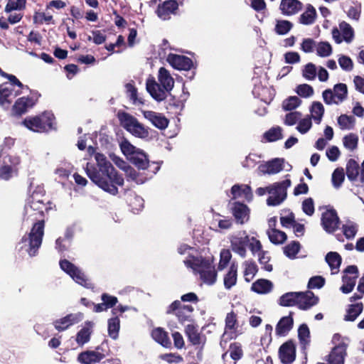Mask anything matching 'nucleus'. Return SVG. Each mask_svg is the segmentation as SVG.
<instances>
[{
    "label": "nucleus",
    "instance_id": "f257e3e1",
    "mask_svg": "<svg viewBox=\"0 0 364 364\" xmlns=\"http://www.w3.org/2000/svg\"><path fill=\"white\" fill-rule=\"evenodd\" d=\"M41 198H38L35 192L32 194L30 208L33 210L37 211L41 219L33 225L30 232L27 235H25L18 243L20 246L18 251L24 250L31 257L38 255V250L42 245L45 228L44 213L50 209L48 206V201L46 202V198H43V196Z\"/></svg>",
    "mask_w": 364,
    "mask_h": 364
},
{
    "label": "nucleus",
    "instance_id": "f03ea898",
    "mask_svg": "<svg viewBox=\"0 0 364 364\" xmlns=\"http://www.w3.org/2000/svg\"><path fill=\"white\" fill-rule=\"evenodd\" d=\"M96 160L99 169L87 163L85 168L87 176L103 191L116 196L118 193L117 185L123 186L124 178L103 154H97Z\"/></svg>",
    "mask_w": 364,
    "mask_h": 364
},
{
    "label": "nucleus",
    "instance_id": "7ed1b4c3",
    "mask_svg": "<svg viewBox=\"0 0 364 364\" xmlns=\"http://www.w3.org/2000/svg\"><path fill=\"white\" fill-rule=\"evenodd\" d=\"M158 79L160 84L153 77L148 78L146 88L155 100L161 102L166 98V92H169L173 87L174 80L168 70L164 67L159 68Z\"/></svg>",
    "mask_w": 364,
    "mask_h": 364
},
{
    "label": "nucleus",
    "instance_id": "20e7f679",
    "mask_svg": "<svg viewBox=\"0 0 364 364\" xmlns=\"http://www.w3.org/2000/svg\"><path fill=\"white\" fill-rule=\"evenodd\" d=\"M291 186V180L286 179L281 182L274 183L272 185L256 189V194L259 196H264L267 192L272 196L267 199L268 205L276 206L282 203L287 198V190Z\"/></svg>",
    "mask_w": 364,
    "mask_h": 364
},
{
    "label": "nucleus",
    "instance_id": "39448f33",
    "mask_svg": "<svg viewBox=\"0 0 364 364\" xmlns=\"http://www.w3.org/2000/svg\"><path fill=\"white\" fill-rule=\"evenodd\" d=\"M193 310L191 305H185L181 301L176 300L168 306L166 314L175 315L178 321L183 323L192 320Z\"/></svg>",
    "mask_w": 364,
    "mask_h": 364
},
{
    "label": "nucleus",
    "instance_id": "423d86ee",
    "mask_svg": "<svg viewBox=\"0 0 364 364\" xmlns=\"http://www.w3.org/2000/svg\"><path fill=\"white\" fill-rule=\"evenodd\" d=\"M196 266L200 267L196 272L200 274V279L204 283L213 285L216 282L218 274L211 260L206 258L202 259L200 264Z\"/></svg>",
    "mask_w": 364,
    "mask_h": 364
},
{
    "label": "nucleus",
    "instance_id": "0eeeda50",
    "mask_svg": "<svg viewBox=\"0 0 364 364\" xmlns=\"http://www.w3.org/2000/svg\"><path fill=\"white\" fill-rule=\"evenodd\" d=\"M359 276V272L356 265H349L343 272L342 282L343 284L341 287L340 290L343 294L350 293L356 283V280Z\"/></svg>",
    "mask_w": 364,
    "mask_h": 364
},
{
    "label": "nucleus",
    "instance_id": "6e6552de",
    "mask_svg": "<svg viewBox=\"0 0 364 364\" xmlns=\"http://www.w3.org/2000/svg\"><path fill=\"white\" fill-rule=\"evenodd\" d=\"M41 95L36 93L35 96L21 97L16 100L12 107V113L14 116L20 117L33 108L36 104Z\"/></svg>",
    "mask_w": 364,
    "mask_h": 364
},
{
    "label": "nucleus",
    "instance_id": "1a4fd4ad",
    "mask_svg": "<svg viewBox=\"0 0 364 364\" xmlns=\"http://www.w3.org/2000/svg\"><path fill=\"white\" fill-rule=\"evenodd\" d=\"M340 223V218L334 208L328 209L321 214V223L328 233H333L338 230Z\"/></svg>",
    "mask_w": 364,
    "mask_h": 364
},
{
    "label": "nucleus",
    "instance_id": "9d476101",
    "mask_svg": "<svg viewBox=\"0 0 364 364\" xmlns=\"http://www.w3.org/2000/svg\"><path fill=\"white\" fill-rule=\"evenodd\" d=\"M279 358L284 364H291L296 359V345L292 339L284 342L279 348Z\"/></svg>",
    "mask_w": 364,
    "mask_h": 364
},
{
    "label": "nucleus",
    "instance_id": "9b49d317",
    "mask_svg": "<svg viewBox=\"0 0 364 364\" xmlns=\"http://www.w3.org/2000/svg\"><path fill=\"white\" fill-rule=\"evenodd\" d=\"M166 60L174 69L178 70H190L193 67V60L185 55L170 53Z\"/></svg>",
    "mask_w": 364,
    "mask_h": 364
},
{
    "label": "nucleus",
    "instance_id": "f8f14e48",
    "mask_svg": "<svg viewBox=\"0 0 364 364\" xmlns=\"http://www.w3.org/2000/svg\"><path fill=\"white\" fill-rule=\"evenodd\" d=\"M244 236L239 237L237 235L230 237V247L231 250L236 254L239 255L241 257L245 258L247 255L246 247H247L250 239L246 232H243Z\"/></svg>",
    "mask_w": 364,
    "mask_h": 364
},
{
    "label": "nucleus",
    "instance_id": "ddd939ff",
    "mask_svg": "<svg viewBox=\"0 0 364 364\" xmlns=\"http://www.w3.org/2000/svg\"><path fill=\"white\" fill-rule=\"evenodd\" d=\"M225 332L222 336L224 341L232 339L236 336L235 331L238 327V321L237 314L235 311H231L228 313L225 319Z\"/></svg>",
    "mask_w": 364,
    "mask_h": 364
},
{
    "label": "nucleus",
    "instance_id": "4468645a",
    "mask_svg": "<svg viewBox=\"0 0 364 364\" xmlns=\"http://www.w3.org/2000/svg\"><path fill=\"white\" fill-rule=\"evenodd\" d=\"M346 176L349 181H355L360 176V181L364 183V161L360 167L358 163L353 159L348 161L346 164Z\"/></svg>",
    "mask_w": 364,
    "mask_h": 364
},
{
    "label": "nucleus",
    "instance_id": "2eb2a0df",
    "mask_svg": "<svg viewBox=\"0 0 364 364\" xmlns=\"http://www.w3.org/2000/svg\"><path fill=\"white\" fill-rule=\"evenodd\" d=\"M297 296L296 306L301 310L309 309L318 302V297L311 291H299L297 292Z\"/></svg>",
    "mask_w": 364,
    "mask_h": 364
},
{
    "label": "nucleus",
    "instance_id": "dca6fc26",
    "mask_svg": "<svg viewBox=\"0 0 364 364\" xmlns=\"http://www.w3.org/2000/svg\"><path fill=\"white\" fill-rule=\"evenodd\" d=\"M83 318L82 313L69 314L67 316L53 321V324L58 331H63L73 324L77 323Z\"/></svg>",
    "mask_w": 364,
    "mask_h": 364
},
{
    "label": "nucleus",
    "instance_id": "f3484780",
    "mask_svg": "<svg viewBox=\"0 0 364 364\" xmlns=\"http://www.w3.org/2000/svg\"><path fill=\"white\" fill-rule=\"evenodd\" d=\"M103 346H97L95 350H88L81 353L79 359L85 364H91L98 363L106 357V354L103 350Z\"/></svg>",
    "mask_w": 364,
    "mask_h": 364
},
{
    "label": "nucleus",
    "instance_id": "a211bd4d",
    "mask_svg": "<svg viewBox=\"0 0 364 364\" xmlns=\"http://www.w3.org/2000/svg\"><path fill=\"white\" fill-rule=\"evenodd\" d=\"M9 161L11 163V165L4 164L0 166V179L4 181H9L14 176L18 175V168L16 166L20 164L19 157H12L9 156Z\"/></svg>",
    "mask_w": 364,
    "mask_h": 364
},
{
    "label": "nucleus",
    "instance_id": "6ab92c4d",
    "mask_svg": "<svg viewBox=\"0 0 364 364\" xmlns=\"http://www.w3.org/2000/svg\"><path fill=\"white\" fill-rule=\"evenodd\" d=\"M284 159L276 158L260 164L258 170L262 174H275L284 169Z\"/></svg>",
    "mask_w": 364,
    "mask_h": 364
},
{
    "label": "nucleus",
    "instance_id": "aec40b11",
    "mask_svg": "<svg viewBox=\"0 0 364 364\" xmlns=\"http://www.w3.org/2000/svg\"><path fill=\"white\" fill-rule=\"evenodd\" d=\"M178 9V4L176 0H167L158 5L156 14L160 18L167 20Z\"/></svg>",
    "mask_w": 364,
    "mask_h": 364
},
{
    "label": "nucleus",
    "instance_id": "412c9836",
    "mask_svg": "<svg viewBox=\"0 0 364 364\" xmlns=\"http://www.w3.org/2000/svg\"><path fill=\"white\" fill-rule=\"evenodd\" d=\"M250 210L247 205L240 202H235L232 208V213L237 223L243 225L249 220Z\"/></svg>",
    "mask_w": 364,
    "mask_h": 364
},
{
    "label": "nucleus",
    "instance_id": "4be33fe9",
    "mask_svg": "<svg viewBox=\"0 0 364 364\" xmlns=\"http://www.w3.org/2000/svg\"><path fill=\"white\" fill-rule=\"evenodd\" d=\"M143 114L146 119L159 129H165L169 124V120L161 113L154 111H144Z\"/></svg>",
    "mask_w": 364,
    "mask_h": 364
},
{
    "label": "nucleus",
    "instance_id": "5701e85b",
    "mask_svg": "<svg viewBox=\"0 0 364 364\" xmlns=\"http://www.w3.org/2000/svg\"><path fill=\"white\" fill-rule=\"evenodd\" d=\"M293 313L290 312L289 316L280 318L275 328V333L277 336H286L292 329L294 326Z\"/></svg>",
    "mask_w": 364,
    "mask_h": 364
},
{
    "label": "nucleus",
    "instance_id": "b1692460",
    "mask_svg": "<svg viewBox=\"0 0 364 364\" xmlns=\"http://www.w3.org/2000/svg\"><path fill=\"white\" fill-rule=\"evenodd\" d=\"M279 9L285 16L294 15L302 9V3L299 0H282Z\"/></svg>",
    "mask_w": 364,
    "mask_h": 364
},
{
    "label": "nucleus",
    "instance_id": "393cba45",
    "mask_svg": "<svg viewBox=\"0 0 364 364\" xmlns=\"http://www.w3.org/2000/svg\"><path fill=\"white\" fill-rule=\"evenodd\" d=\"M347 345L345 343H338L329 355L328 361L331 364H343L346 355Z\"/></svg>",
    "mask_w": 364,
    "mask_h": 364
},
{
    "label": "nucleus",
    "instance_id": "a878e982",
    "mask_svg": "<svg viewBox=\"0 0 364 364\" xmlns=\"http://www.w3.org/2000/svg\"><path fill=\"white\" fill-rule=\"evenodd\" d=\"M151 337L153 339L164 348L171 347V342L166 332L163 328L157 327L151 331Z\"/></svg>",
    "mask_w": 364,
    "mask_h": 364
},
{
    "label": "nucleus",
    "instance_id": "bb28decb",
    "mask_svg": "<svg viewBox=\"0 0 364 364\" xmlns=\"http://www.w3.org/2000/svg\"><path fill=\"white\" fill-rule=\"evenodd\" d=\"M36 117H38V119L41 120L38 123L41 127V132H48L55 129V117L52 113L45 112L41 114L36 115Z\"/></svg>",
    "mask_w": 364,
    "mask_h": 364
},
{
    "label": "nucleus",
    "instance_id": "cd10ccee",
    "mask_svg": "<svg viewBox=\"0 0 364 364\" xmlns=\"http://www.w3.org/2000/svg\"><path fill=\"white\" fill-rule=\"evenodd\" d=\"M273 283L266 279H259L252 283V291L259 294H266L272 291Z\"/></svg>",
    "mask_w": 364,
    "mask_h": 364
},
{
    "label": "nucleus",
    "instance_id": "c85d7f7f",
    "mask_svg": "<svg viewBox=\"0 0 364 364\" xmlns=\"http://www.w3.org/2000/svg\"><path fill=\"white\" fill-rule=\"evenodd\" d=\"M13 89L7 82L0 85V106L4 108H9L12 102L11 95Z\"/></svg>",
    "mask_w": 364,
    "mask_h": 364
},
{
    "label": "nucleus",
    "instance_id": "c756f323",
    "mask_svg": "<svg viewBox=\"0 0 364 364\" xmlns=\"http://www.w3.org/2000/svg\"><path fill=\"white\" fill-rule=\"evenodd\" d=\"M237 264L232 263L228 272L224 276V286L227 289H230L237 283Z\"/></svg>",
    "mask_w": 364,
    "mask_h": 364
},
{
    "label": "nucleus",
    "instance_id": "7c9ffc66",
    "mask_svg": "<svg viewBox=\"0 0 364 364\" xmlns=\"http://www.w3.org/2000/svg\"><path fill=\"white\" fill-rule=\"evenodd\" d=\"M185 333L189 342L193 346H198L201 343L202 337L197 326L188 324L185 328Z\"/></svg>",
    "mask_w": 364,
    "mask_h": 364
},
{
    "label": "nucleus",
    "instance_id": "2f4dec72",
    "mask_svg": "<svg viewBox=\"0 0 364 364\" xmlns=\"http://www.w3.org/2000/svg\"><path fill=\"white\" fill-rule=\"evenodd\" d=\"M298 338L303 350L309 346L311 342L310 330L306 323H302L298 328Z\"/></svg>",
    "mask_w": 364,
    "mask_h": 364
},
{
    "label": "nucleus",
    "instance_id": "473e14b6",
    "mask_svg": "<svg viewBox=\"0 0 364 364\" xmlns=\"http://www.w3.org/2000/svg\"><path fill=\"white\" fill-rule=\"evenodd\" d=\"M326 261L329 265L332 274L338 273L342 262L341 255L336 252H330L326 256Z\"/></svg>",
    "mask_w": 364,
    "mask_h": 364
},
{
    "label": "nucleus",
    "instance_id": "72a5a7b5",
    "mask_svg": "<svg viewBox=\"0 0 364 364\" xmlns=\"http://www.w3.org/2000/svg\"><path fill=\"white\" fill-rule=\"evenodd\" d=\"M129 160L139 169L144 170L146 169L149 166V162L146 155L139 150L135 153L134 155L131 156Z\"/></svg>",
    "mask_w": 364,
    "mask_h": 364
},
{
    "label": "nucleus",
    "instance_id": "f704fd0d",
    "mask_svg": "<svg viewBox=\"0 0 364 364\" xmlns=\"http://www.w3.org/2000/svg\"><path fill=\"white\" fill-rule=\"evenodd\" d=\"M363 310V304L362 302L350 304L346 311L344 320L348 321H354Z\"/></svg>",
    "mask_w": 364,
    "mask_h": 364
},
{
    "label": "nucleus",
    "instance_id": "c9c22d12",
    "mask_svg": "<svg viewBox=\"0 0 364 364\" xmlns=\"http://www.w3.org/2000/svg\"><path fill=\"white\" fill-rule=\"evenodd\" d=\"M316 17V11L314 7L309 4L306 11L299 17V23L304 25H310L314 23Z\"/></svg>",
    "mask_w": 364,
    "mask_h": 364
},
{
    "label": "nucleus",
    "instance_id": "e433bc0d",
    "mask_svg": "<svg viewBox=\"0 0 364 364\" xmlns=\"http://www.w3.org/2000/svg\"><path fill=\"white\" fill-rule=\"evenodd\" d=\"M77 284L87 288L92 289L94 284L87 278L84 272H82L78 267L75 270V274L70 276Z\"/></svg>",
    "mask_w": 364,
    "mask_h": 364
},
{
    "label": "nucleus",
    "instance_id": "4c0bfd02",
    "mask_svg": "<svg viewBox=\"0 0 364 364\" xmlns=\"http://www.w3.org/2000/svg\"><path fill=\"white\" fill-rule=\"evenodd\" d=\"M244 277L246 282H250L258 271L257 265L252 259L244 262Z\"/></svg>",
    "mask_w": 364,
    "mask_h": 364
},
{
    "label": "nucleus",
    "instance_id": "58836bf2",
    "mask_svg": "<svg viewBox=\"0 0 364 364\" xmlns=\"http://www.w3.org/2000/svg\"><path fill=\"white\" fill-rule=\"evenodd\" d=\"M117 118L120 124L127 130L129 131L131 127H133L135 122L137 120L134 117L125 112H119Z\"/></svg>",
    "mask_w": 364,
    "mask_h": 364
},
{
    "label": "nucleus",
    "instance_id": "ea45409f",
    "mask_svg": "<svg viewBox=\"0 0 364 364\" xmlns=\"http://www.w3.org/2000/svg\"><path fill=\"white\" fill-rule=\"evenodd\" d=\"M333 94L337 100L335 104L338 105L343 102L348 96V87L344 83H338L333 87Z\"/></svg>",
    "mask_w": 364,
    "mask_h": 364
},
{
    "label": "nucleus",
    "instance_id": "a19ab883",
    "mask_svg": "<svg viewBox=\"0 0 364 364\" xmlns=\"http://www.w3.org/2000/svg\"><path fill=\"white\" fill-rule=\"evenodd\" d=\"M127 97L134 105H143V100L138 97L137 89L132 83H127L125 85Z\"/></svg>",
    "mask_w": 364,
    "mask_h": 364
},
{
    "label": "nucleus",
    "instance_id": "79ce46f5",
    "mask_svg": "<svg viewBox=\"0 0 364 364\" xmlns=\"http://www.w3.org/2000/svg\"><path fill=\"white\" fill-rule=\"evenodd\" d=\"M343 144L346 149L353 151L358 148V136L356 134L350 133L343 138Z\"/></svg>",
    "mask_w": 364,
    "mask_h": 364
},
{
    "label": "nucleus",
    "instance_id": "37998d69",
    "mask_svg": "<svg viewBox=\"0 0 364 364\" xmlns=\"http://www.w3.org/2000/svg\"><path fill=\"white\" fill-rule=\"evenodd\" d=\"M355 119L353 116L343 114L338 117V124L342 130L353 129Z\"/></svg>",
    "mask_w": 364,
    "mask_h": 364
},
{
    "label": "nucleus",
    "instance_id": "c03bdc74",
    "mask_svg": "<svg viewBox=\"0 0 364 364\" xmlns=\"http://www.w3.org/2000/svg\"><path fill=\"white\" fill-rule=\"evenodd\" d=\"M297 292H287L280 296L279 304L282 306H296Z\"/></svg>",
    "mask_w": 364,
    "mask_h": 364
},
{
    "label": "nucleus",
    "instance_id": "a18cd8bd",
    "mask_svg": "<svg viewBox=\"0 0 364 364\" xmlns=\"http://www.w3.org/2000/svg\"><path fill=\"white\" fill-rule=\"evenodd\" d=\"M268 235L270 242L274 245L283 244L287 239V234L277 229H272Z\"/></svg>",
    "mask_w": 364,
    "mask_h": 364
},
{
    "label": "nucleus",
    "instance_id": "49530a36",
    "mask_svg": "<svg viewBox=\"0 0 364 364\" xmlns=\"http://www.w3.org/2000/svg\"><path fill=\"white\" fill-rule=\"evenodd\" d=\"M119 328L120 321L117 316L108 320V334L112 338L116 339L118 337Z\"/></svg>",
    "mask_w": 364,
    "mask_h": 364
},
{
    "label": "nucleus",
    "instance_id": "de8ad7c7",
    "mask_svg": "<svg viewBox=\"0 0 364 364\" xmlns=\"http://www.w3.org/2000/svg\"><path fill=\"white\" fill-rule=\"evenodd\" d=\"M301 249V245L298 241H292L284 248V254L289 259H294Z\"/></svg>",
    "mask_w": 364,
    "mask_h": 364
},
{
    "label": "nucleus",
    "instance_id": "09e8293b",
    "mask_svg": "<svg viewBox=\"0 0 364 364\" xmlns=\"http://www.w3.org/2000/svg\"><path fill=\"white\" fill-rule=\"evenodd\" d=\"M311 116L317 124L321 121L324 114V107L320 102H314L310 109Z\"/></svg>",
    "mask_w": 364,
    "mask_h": 364
},
{
    "label": "nucleus",
    "instance_id": "8fccbe9b",
    "mask_svg": "<svg viewBox=\"0 0 364 364\" xmlns=\"http://www.w3.org/2000/svg\"><path fill=\"white\" fill-rule=\"evenodd\" d=\"M264 138L269 142L282 139V129L280 127H272L264 134Z\"/></svg>",
    "mask_w": 364,
    "mask_h": 364
},
{
    "label": "nucleus",
    "instance_id": "3c124183",
    "mask_svg": "<svg viewBox=\"0 0 364 364\" xmlns=\"http://www.w3.org/2000/svg\"><path fill=\"white\" fill-rule=\"evenodd\" d=\"M39 122L41 120L38 119V117H27L23 120L22 124L31 131L41 132Z\"/></svg>",
    "mask_w": 364,
    "mask_h": 364
},
{
    "label": "nucleus",
    "instance_id": "603ef678",
    "mask_svg": "<svg viewBox=\"0 0 364 364\" xmlns=\"http://www.w3.org/2000/svg\"><path fill=\"white\" fill-rule=\"evenodd\" d=\"M122 152L127 159L134 155L139 149L133 146L127 139H124L120 143Z\"/></svg>",
    "mask_w": 364,
    "mask_h": 364
},
{
    "label": "nucleus",
    "instance_id": "864d4df0",
    "mask_svg": "<svg viewBox=\"0 0 364 364\" xmlns=\"http://www.w3.org/2000/svg\"><path fill=\"white\" fill-rule=\"evenodd\" d=\"M293 27L292 23L287 20L277 21L274 31L278 35L287 34Z\"/></svg>",
    "mask_w": 364,
    "mask_h": 364
},
{
    "label": "nucleus",
    "instance_id": "5fc2aeb1",
    "mask_svg": "<svg viewBox=\"0 0 364 364\" xmlns=\"http://www.w3.org/2000/svg\"><path fill=\"white\" fill-rule=\"evenodd\" d=\"M339 26L342 31L343 40L347 43L351 42L354 37V31L350 24L343 21L339 24Z\"/></svg>",
    "mask_w": 364,
    "mask_h": 364
},
{
    "label": "nucleus",
    "instance_id": "6e6d98bb",
    "mask_svg": "<svg viewBox=\"0 0 364 364\" xmlns=\"http://www.w3.org/2000/svg\"><path fill=\"white\" fill-rule=\"evenodd\" d=\"M301 100L296 96H291L286 99L282 103L284 110L291 111L300 105Z\"/></svg>",
    "mask_w": 364,
    "mask_h": 364
},
{
    "label": "nucleus",
    "instance_id": "4d7b16f0",
    "mask_svg": "<svg viewBox=\"0 0 364 364\" xmlns=\"http://www.w3.org/2000/svg\"><path fill=\"white\" fill-rule=\"evenodd\" d=\"M230 356L233 360V362H237L243 355V351L241 345L238 343H231L230 345Z\"/></svg>",
    "mask_w": 364,
    "mask_h": 364
},
{
    "label": "nucleus",
    "instance_id": "13d9d810",
    "mask_svg": "<svg viewBox=\"0 0 364 364\" xmlns=\"http://www.w3.org/2000/svg\"><path fill=\"white\" fill-rule=\"evenodd\" d=\"M91 330L88 327H83L80 329L76 336V341L79 345H84L87 343L90 339Z\"/></svg>",
    "mask_w": 364,
    "mask_h": 364
},
{
    "label": "nucleus",
    "instance_id": "bf43d9fd",
    "mask_svg": "<svg viewBox=\"0 0 364 364\" xmlns=\"http://www.w3.org/2000/svg\"><path fill=\"white\" fill-rule=\"evenodd\" d=\"M128 132L132 133L135 136L140 138L146 137L149 134L148 131L144 127V126L141 124H140L138 122V120L135 122L133 127H131L130 129Z\"/></svg>",
    "mask_w": 364,
    "mask_h": 364
},
{
    "label": "nucleus",
    "instance_id": "052dcab7",
    "mask_svg": "<svg viewBox=\"0 0 364 364\" xmlns=\"http://www.w3.org/2000/svg\"><path fill=\"white\" fill-rule=\"evenodd\" d=\"M345 178V173L343 168H337L332 173V183L336 188H339Z\"/></svg>",
    "mask_w": 364,
    "mask_h": 364
},
{
    "label": "nucleus",
    "instance_id": "680f3d73",
    "mask_svg": "<svg viewBox=\"0 0 364 364\" xmlns=\"http://www.w3.org/2000/svg\"><path fill=\"white\" fill-rule=\"evenodd\" d=\"M361 14V4L360 3H353V5L349 6L347 11V16L353 20L358 21Z\"/></svg>",
    "mask_w": 364,
    "mask_h": 364
},
{
    "label": "nucleus",
    "instance_id": "e2e57ef3",
    "mask_svg": "<svg viewBox=\"0 0 364 364\" xmlns=\"http://www.w3.org/2000/svg\"><path fill=\"white\" fill-rule=\"evenodd\" d=\"M232 257L231 252L229 250L223 249L220 252V259L218 264V269L223 270L230 262Z\"/></svg>",
    "mask_w": 364,
    "mask_h": 364
},
{
    "label": "nucleus",
    "instance_id": "0e129e2a",
    "mask_svg": "<svg viewBox=\"0 0 364 364\" xmlns=\"http://www.w3.org/2000/svg\"><path fill=\"white\" fill-rule=\"evenodd\" d=\"M342 230L347 239H353L358 232V225L354 223L345 224L342 226Z\"/></svg>",
    "mask_w": 364,
    "mask_h": 364
},
{
    "label": "nucleus",
    "instance_id": "69168bd1",
    "mask_svg": "<svg viewBox=\"0 0 364 364\" xmlns=\"http://www.w3.org/2000/svg\"><path fill=\"white\" fill-rule=\"evenodd\" d=\"M258 257L259 262L262 265V268L267 272H272L273 267L269 263L270 257L268 255V252L267 251L261 252L258 254Z\"/></svg>",
    "mask_w": 364,
    "mask_h": 364
},
{
    "label": "nucleus",
    "instance_id": "338daca9",
    "mask_svg": "<svg viewBox=\"0 0 364 364\" xmlns=\"http://www.w3.org/2000/svg\"><path fill=\"white\" fill-rule=\"evenodd\" d=\"M316 51L318 56L328 57L332 53V47L328 42H320Z\"/></svg>",
    "mask_w": 364,
    "mask_h": 364
},
{
    "label": "nucleus",
    "instance_id": "774afa93",
    "mask_svg": "<svg viewBox=\"0 0 364 364\" xmlns=\"http://www.w3.org/2000/svg\"><path fill=\"white\" fill-rule=\"evenodd\" d=\"M33 21L38 24H43V23H54L53 16L46 15L44 12H35L33 15Z\"/></svg>",
    "mask_w": 364,
    "mask_h": 364
}]
</instances>
